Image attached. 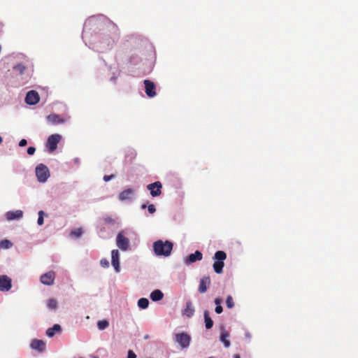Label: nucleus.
Masks as SVG:
<instances>
[{
    "instance_id": "f03ea898",
    "label": "nucleus",
    "mask_w": 358,
    "mask_h": 358,
    "mask_svg": "<svg viewBox=\"0 0 358 358\" xmlns=\"http://www.w3.org/2000/svg\"><path fill=\"white\" fill-rule=\"evenodd\" d=\"M227 258V254L222 250L217 251L214 255L215 262L213 265V269L216 273H222L224 266V261Z\"/></svg>"
},
{
    "instance_id": "dca6fc26",
    "label": "nucleus",
    "mask_w": 358,
    "mask_h": 358,
    "mask_svg": "<svg viewBox=\"0 0 358 358\" xmlns=\"http://www.w3.org/2000/svg\"><path fill=\"white\" fill-rule=\"evenodd\" d=\"M134 195V190L131 188L127 189L120 192L119 199L120 201L130 200Z\"/></svg>"
},
{
    "instance_id": "79ce46f5",
    "label": "nucleus",
    "mask_w": 358,
    "mask_h": 358,
    "mask_svg": "<svg viewBox=\"0 0 358 358\" xmlns=\"http://www.w3.org/2000/svg\"><path fill=\"white\" fill-rule=\"evenodd\" d=\"M146 208V204H142L141 205V208L142 209H145Z\"/></svg>"
},
{
    "instance_id": "4c0bfd02",
    "label": "nucleus",
    "mask_w": 358,
    "mask_h": 358,
    "mask_svg": "<svg viewBox=\"0 0 358 358\" xmlns=\"http://www.w3.org/2000/svg\"><path fill=\"white\" fill-rule=\"evenodd\" d=\"M222 310H223V309H222V307L221 306H216L215 311L217 314H220L222 312Z\"/></svg>"
},
{
    "instance_id": "ea45409f",
    "label": "nucleus",
    "mask_w": 358,
    "mask_h": 358,
    "mask_svg": "<svg viewBox=\"0 0 358 358\" xmlns=\"http://www.w3.org/2000/svg\"><path fill=\"white\" fill-rule=\"evenodd\" d=\"M221 303H222V299H220V298H216V299H215V303L216 304V306H221V305H220V304H221Z\"/></svg>"
},
{
    "instance_id": "f8f14e48",
    "label": "nucleus",
    "mask_w": 358,
    "mask_h": 358,
    "mask_svg": "<svg viewBox=\"0 0 358 358\" xmlns=\"http://www.w3.org/2000/svg\"><path fill=\"white\" fill-rule=\"evenodd\" d=\"M30 346L31 349L42 352L45 349V343L42 340L34 339L32 340Z\"/></svg>"
},
{
    "instance_id": "c03bdc74",
    "label": "nucleus",
    "mask_w": 358,
    "mask_h": 358,
    "mask_svg": "<svg viewBox=\"0 0 358 358\" xmlns=\"http://www.w3.org/2000/svg\"><path fill=\"white\" fill-rule=\"evenodd\" d=\"M2 143V138L0 136V144Z\"/></svg>"
},
{
    "instance_id": "4be33fe9",
    "label": "nucleus",
    "mask_w": 358,
    "mask_h": 358,
    "mask_svg": "<svg viewBox=\"0 0 358 358\" xmlns=\"http://www.w3.org/2000/svg\"><path fill=\"white\" fill-rule=\"evenodd\" d=\"M205 326L207 329H209L213 326V321L209 315V313L208 310H205L203 313Z\"/></svg>"
},
{
    "instance_id": "c756f323",
    "label": "nucleus",
    "mask_w": 358,
    "mask_h": 358,
    "mask_svg": "<svg viewBox=\"0 0 358 358\" xmlns=\"http://www.w3.org/2000/svg\"><path fill=\"white\" fill-rule=\"evenodd\" d=\"M45 215V213L43 210H40L38 212V217L37 223L38 225L41 226L43 224V217Z\"/></svg>"
},
{
    "instance_id": "2f4dec72",
    "label": "nucleus",
    "mask_w": 358,
    "mask_h": 358,
    "mask_svg": "<svg viewBox=\"0 0 358 358\" xmlns=\"http://www.w3.org/2000/svg\"><path fill=\"white\" fill-rule=\"evenodd\" d=\"M106 223L114 224L115 223V220L111 216H106L103 218Z\"/></svg>"
},
{
    "instance_id": "ddd939ff",
    "label": "nucleus",
    "mask_w": 358,
    "mask_h": 358,
    "mask_svg": "<svg viewBox=\"0 0 358 358\" xmlns=\"http://www.w3.org/2000/svg\"><path fill=\"white\" fill-rule=\"evenodd\" d=\"M111 262L116 272L120 271L119 252L117 250H113L111 252Z\"/></svg>"
},
{
    "instance_id": "1a4fd4ad",
    "label": "nucleus",
    "mask_w": 358,
    "mask_h": 358,
    "mask_svg": "<svg viewBox=\"0 0 358 358\" xmlns=\"http://www.w3.org/2000/svg\"><path fill=\"white\" fill-rule=\"evenodd\" d=\"M145 85V92L146 95L149 97H154L156 96V85L150 80H144Z\"/></svg>"
},
{
    "instance_id": "bb28decb",
    "label": "nucleus",
    "mask_w": 358,
    "mask_h": 358,
    "mask_svg": "<svg viewBox=\"0 0 358 358\" xmlns=\"http://www.w3.org/2000/svg\"><path fill=\"white\" fill-rule=\"evenodd\" d=\"M13 243L9 240H3L0 242V248L3 249H8L11 248Z\"/></svg>"
},
{
    "instance_id": "39448f33",
    "label": "nucleus",
    "mask_w": 358,
    "mask_h": 358,
    "mask_svg": "<svg viewBox=\"0 0 358 358\" xmlns=\"http://www.w3.org/2000/svg\"><path fill=\"white\" fill-rule=\"evenodd\" d=\"M61 139L62 136L57 134H52L48 138L46 147L48 148L50 152H52L57 149V144Z\"/></svg>"
},
{
    "instance_id": "0eeeda50",
    "label": "nucleus",
    "mask_w": 358,
    "mask_h": 358,
    "mask_svg": "<svg viewBox=\"0 0 358 358\" xmlns=\"http://www.w3.org/2000/svg\"><path fill=\"white\" fill-rule=\"evenodd\" d=\"M116 244L122 250H127L129 247V240L123 235L122 232H120L117 236Z\"/></svg>"
},
{
    "instance_id": "6e6552de",
    "label": "nucleus",
    "mask_w": 358,
    "mask_h": 358,
    "mask_svg": "<svg viewBox=\"0 0 358 358\" xmlns=\"http://www.w3.org/2000/svg\"><path fill=\"white\" fill-rule=\"evenodd\" d=\"M55 278V273L54 271H50L43 274L40 278V281L42 284L45 285H52L54 284Z\"/></svg>"
},
{
    "instance_id": "b1692460",
    "label": "nucleus",
    "mask_w": 358,
    "mask_h": 358,
    "mask_svg": "<svg viewBox=\"0 0 358 358\" xmlns=\"http://www.w3.org/2000/svg\"><path fill=\"white\" fill-rule=\"evenodd\" d=\"M149 305V301L146 298H141L138 301V306L143 309L148 308Z\"/></svg>"
},
{
    "instance_id": "9b49d317",
    "label": "nucleus",
    "mask_w": 358,
    "mask_h": 358,
    "mask_svg": "<svg viewBox=\"0 0 358 358\" xmlns=\"http://www.w3.org/2000/svg\"><path fill=\"white\" fill-rule=\"evenodd\" d=\"M12 286L11 279L6 275H0V291L8 292Z\"/></svg>"
},
{
    "instance_id": "7c9ffc66",
    "label": "nucleus",
    "mask_w": 358,
    "mask_h": 358,
    "mask_svg": "<svg viewBox=\"0 0 358 358\" xmlns=\"http://www.w3.org/2000/svg\"><path fill=\"white\" fill-rule=\"evenodd\" d=\"M226 304L229 308H232L234 306V299L231 296H228L226 299Z\"/></svg>"
},
{
    "instance_id": "a211bd4d",
    "label": "nucleus",
    "mask_w": 358,
    "mask_h": 358,
    "mask_svg": "<svg viewBox=\"0 0 358 358\" xmlns=\"http://www.w3.org/2000/svg\"><path fill=\"white\" fill-rule=\"evenodd\" d=\"M62 331V328L59 324H55L52 327L49 328L46 331V335L51 338L53 337L56 334H59Z\"/></svg>"
},
{
    "instance_id": "a878e982",
    "label": "nucleus",
    "mask_w": 358,
    "mask_h": 358,
    "mask_svg": "<svg viewBox=\"0 0 358 358\" xmlns=\"http://www.w3.org/2000/svg\"><path fill=\"white\" fill-rule=\"evenodd\" d=\"M109 326V322L107 320H99L97 322V327L99 330H103Z\"/></svg>"
},
{
    "instance_id": "2eb2a0df",
    "label": "nucleus",
    "mask_w": 358,
    "mask_h": 358,
    "mask_svg": "<svg viewBox=\"0 0 358 358\" xmlns=\"http://www.w3.org/2000/svg\"><path fill=\"white\" fill-rule=\"evenodd\" d=\"M203 257L202 253L196 250L194 253L190 254L186 259L187 264L194 263L196 261L201 260Z\"/></svg>"
},
{
    "instance_id": "393cba45",
    "label": "nucleus",
    "mask_w": 358,
    "mask_h": 358,
    "mask_svg": "<svg viewBox=\"0 0 358 358\" xmlns=\"http://www.w3.org/2000/svg\"><path fill=\"white\" fill-rule=\"evenodd\" d=\"M26 69L27 66L22 64H18L13 66V70L18 72L20 75H22Z\"/></svg>"
},
{
    "instance_id": "20e7f679",
    "label": "nucleus",
    "mask_w": 358,
    "mask_h": 358,
    "mask_svg": "<svg viewBox=\"0 0 358 358\" xmlns=\"http://www.w3.org/2000/svg\"><path fill=\"white\" fill-rule=\"evenodd\" d=\"M36 175L39 182H45L50 176V172L45 165L40 164L36 167Z\"/></svg>"
},
{
    "instance_id": "473e14b6",
    "label": "nucleus",
    "mask_w": 358,
    "mask_h": 358,
    "mask_svg": "<svg viewBox=\"0 0 358 358\" xmlns=\"http://www.w3.org/2000/svg\"><path fill=\"white\" fill-rule=\"evenodd\" d=\"M100 264L103 268H108L109 266V262L106 259H102L100 261Z\"/></svg>"
},
{
    "instance_id": "f3484780",
    "label": "nucleus",
    "mask_w": 358,
    "mask_h": 358,
    "mask_svg": "<svg viewBox=\"0 0 358 358\" xmlns=\"http://www.w3.org/2000/svg\"><path fill=\"white\" fill-rule=\"evenodd\" d=\"M23 212L20 210L15 211H8L6 213V218L8 220H13L15 219H20L22 217Z\"/></svg>"
},
{
    "instance_id": "cd10ccee",
    "label": "nucleus",
    "mask_w": 358,
    "mask_h": 358,
    "mask_svg": "<svg viewBox=\"0 0 358 358\" xmlns=\"http://www.w3.org/2000/svg\"><path fill=\"white\" fill-rule=\"evenodd\" d=\"M83 234V229L81 228H78L74 230H72L70 233L71 236L75 237V238H79Z\"/></svg>"
},
{
    "instance_id": "f704fd0d",
    "label": "nucleus",
    "mask_w": 358,
    "mask_h": 358,
    "mask_svg": "<svg viewBox=\"0 0 358 358\" xmlns=\"http://www.w3.org/2000/svg\"><path fill=\"white\" fill-rule=\"evenodd\" d=\"M35 151H36V148L34 147H32V146L29 147L28 149H27V153L29 155H34Z\"/></svg>"
},
{
    "instance_id": "9d476101",
    "label": "nucleus",
    "mask_w": 358,
    "mask_h": 358,
    "mask_svg": "<svg viewBox=\"0 0 358 358\" xmlns=\"http://www.w3.org/2000/svg\"><path fill=\"white\" fill-rule=\"evenodd\" d=\"M38 93L34 90L29 91L25 97V102L29 105H35L39 101Z\"/></svg>"
},
{
    "instance_id": "c85d7f7f",
    "label": "nucleus",
    "mask_w": 358,
    "mask_h": 358,
    "mask_svg": "<svg viewBox=\"0 0 358 358\" xmlns=\"http://www.w3.org/2000/svg\"><path fill=\"white\" fill-rule=\"evenodd\" d=\"M47 305L50 309H55L57 306V302L55 299H50L48 301Z\"/></svg>"
},
{
    "instance_id": "58836bf2",
    "label": "nucleus",
    "mask_w": 358,
    "mask_h": 358,
    "mask_svg": "<svg viewBox=\"0 0 358 358\" xmlns=\"http://www.w3.org/2000/svg\"><path fill=\"white\" fill-rule=\"evenodd\" d=\"M27 144V141L26 139H22L19 142V146L24 147Z\"/></svg>"
},
{
    "instance_id": "37998d69",
    "label": "nucleus",
    "mask_w": 358,
    "mask_h": 358,
    "mask_svg": "<svg viewBox=\"0 0 358 358\" xmlns=\"http://www.w3.org/2000/svg\"><path fill=\"white\" fill-rule=\"evenodd\" d=\"M234 358H241V357L238 355H235Z\"/></svg>"
},
{
    "instance_id": "f257e3e1",
    "label": "nucleus",
    "mask_w": 358,
    "mask_h": 358,
    "mask_svg": "<svg viewBox=\"0 0 358 358\" xmlns=\"http://www.w3.org/2000/svg\"><path fill=\"white\" fill-rule=\"evenodd\" d=\"M173 243L169 241L159 240L153 243V250L156 255L168 257L173 250Z\"/></svg>"
},
{
    "instance_id": "6ab92c4d",
    "label": "nucleus",
    "mask_w": 358,
    "mask_h": 358,
    "mask_svg": "<svg viewBox=\"0 0 358 358\" xmlns=\"http://www.w3.org/2000/svg\"><path fill=\"white\" fill-rule=\"evenodd\" d=\"M194 313V308L190 301L186 302V308L183 310V315L191 317Z\"/></svg>"
},
{
    "instance_id": "c9c22d12",
    "label": "nucleus",
    "mask_w": 358,
    "mask_h": 358,
    "mask_svg": "<svg viewBox=\"0 0 358 358\" xmlns=\"http://www.w3.org/2000/svg\"><path fill=\"white\" fill-rule=\"evenodd\" d=\"M127 358H136V354L133 352V350H129L128 351Z\"/></svg>"
},
{
    "instance_id": "5701e85b",
    "label": "nucleus",
    "mask_w": 358,
    "mask_h": 358,
    "mask_svg": "<svg viewBox=\"0 0 358 358\" xmlns=\"http://www.w3.org/2000/svg\"><path fill=\"white\" fill-rule=\"evenodd\" d=\"M229 337V334L227 332L223 331L220 335V341L224 343V345L226 348H229L230 346V341L227 339Z\"/></svg>"
},
{
    "instance_id": "a19ab883",
    "label": "nucleus",
    "mask_w": 358,
    "mask_h": 358,
    "mask_svg": "<svg viewBox=\"0 0 358 358\" xmlns=\"http://www.w3.org/2000/svg\"><path fill=\"white\" fill-rule=\"evenodd\" d=\"M149 338H150V336H149L148 334H146V335H145V336H144V339H145V340H147V339H148Z\"/></svg>"
},
{
    "instance_id": "423d86ee",
    "label": "nucleus",
    "mask_w": 358,
    "mask_h": 358,
    "mask_svg": "<svg viewBox=\"0 0 358 358\" xmlns=\"http://www.w3.org/2000/svg\"><path fill=\"white\" fill-rule=\"evenodd\" d=\"M147 189L150 191L152 197H157L162 194V184L160 181H156L148 185Z\"/></svg>"
},
{
    "instance_id": "a18cd8bd",
    "label": "nucleus",
    "mask_w": 358,
    "mask_h": 358,
    "mask_svg": "<svg viewBox=\"0 0 358 358\" xmlns=\"http://www.w3.org/2000/svg\"><path fill=\"white\" fill-rule=\"evenodd\" d=\"M94 358H98V357H94Z\"/></svg>"
},
{
    "instance_id": "412c9836",
    "label": "nucleus",
    "mask_w": 358,
    "mask_h": 358,
    "mask_svg": "<svg viewBox=\"0 0 358 358\" xmlns=\"http://www.w3.org/2000/svg\"><path fill=\"white\" fill-rule=\"evenodd\" d=\"M150 297L152 301H158L163 299L164 294L159 289H155L153 292H151Z\"/></svg>"
},
{
    "instance_id": "e433bc0d",
    "label": "nucleus",
    "mask_w": 358,
    "mask_h": 358,
    "mask_svg": "<svg viewBox=\"0 0 358 358\" xmlns=\"http://www.w3.org/2000/svg\"><path fill=\"white\" fill-rule=\"evenodd\" d=\"M113 178H114L113 175H110V176L106 175V176H103V180L105 182H108V181L110 180Z\"/></svg>"
},
{
    "instance_id": "4468645a",
    "label": "nucleus",
    "mask_w": 358,
    "mask_h": 358,
    "mask_svg": "<svg viewBox=\"0 0 358 358\" xmlns=\"http://www.w3.org/2000/svg\"><path fill=\"white\" fill-rule=\"evenodd\" d=\"M210 284V279L209 276H204L200 280L199 286V292L200 293H205L208 287Z\"/></svg>"
},
{
    "instance_id": "aec40b11",
    "label": "nucleus",
    "mask_w": 358,
    "mask_h": 358,
    "mask_svg": "<svg viewBox=\"0 0 358 358\" xmlns=\"http://www.w3.org/2000/svg\"><path fill=\"white\" fill-rule=\"evenodd\" d=\"M48 121L53 124H60L64 122V120L58 115L50 114L47 117Z\"/></svg>"
},
{
    "instance_id": "72a5a7b5",
    "label": "nucleus",
    "mask_w": 358,
    "mask_h": 358,
    "mask_svg": "<svg viewBox=\"0 0 358 358\" xmlns=\"http://www.w3.org/2000/svg\"><path fill=\"white\" fill-rule=\"evenodd\" d=\"M148 210L150 214H153L156 211V208L153 204H150L148 206Z\"/></svg>"
},
{
    "instance_id": "7ed1b4c3",
    "label": "nucleus",
    "mask_w": 358,
    "mask_h": 358,
    "mask_svg": "<svg viewBox=\"0 0 358 358\" xmlns=\"http://www.w3.org/2000/svg\"><path fill=\"white\" fill-rule=\"evenodd\" d=\"M174 341L180 345L181 348L185 349L189 346L191 342V336L185 332L176 334Z\"/></svg>"
}]
</instances>
